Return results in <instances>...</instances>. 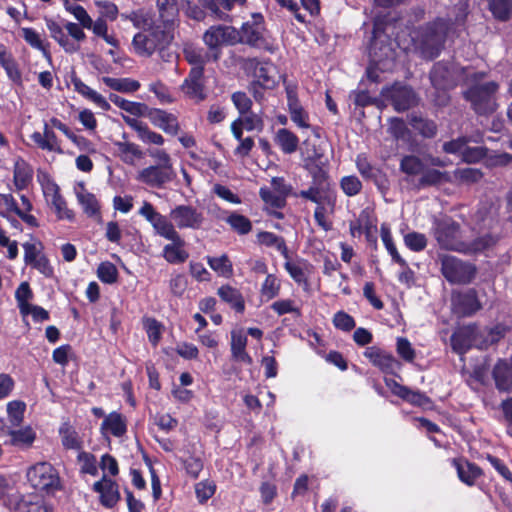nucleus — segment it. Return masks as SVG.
<instances>
[{"label":"nucleus","instance_id":"nucleus-1","mask_svg":"<svg viewBox=\"0 0 512 512\" xmlns=\"http://www.w3.org/2000/svg\"><path fill=\"white\" fill-rule=\"evenodd\" d=\"M454 20L451 17L448 20L437 19L422 28L415 40L416 47L426 58H435L438 56L445 40L453 36L458 27L462 26L468 14L467 0H458L454 7Z\"/></svg>","mask_w":512,"mask_h":512},{"label":"nucleus","instance_id":"nucleus-2","mask_svg":"<svg viewBox=\"0 0 512 512\" xmlns=\"http://www.w3.org/2000/svg\"><path fill=\"white\" fill-rule=\"evenodd\" d=\"M497 209L490 205H483L474 215L475 228L479 236L471 241L464 240L462 253L478 254L491 249L497 242V238L486 230H490L496 224Z\"/></svg>","mask_w":512,"mask_h":512},{"label":"nucleus","instance_id":"nucleus-3","mask_svg":"<svg viewBox=\"0 0 512 512\" xmlns=\"http://www.w3.org/2000/svg\"><path fill=\"white\" fill-rule=\"evenodd\" d=\"M27 481L37 491L54 494L61 488L58 471L48 462H38L27 469Z\"/></svg>","mask_w":512,"mask_h":512},{"label":"nucleus","instance_id":"nucleus-4","mask_svg":"<svg viewBox=\"0 0 512 512\" xmlns=\"http://www.w3.org/2000/svg\"><path fill=\"white\" fill-rule=\"evenodd\" d=\"M433 235L438 244L447 250L461 252L464 240L460 239L459 225L447 216H440L433 221Z\"/></svg>","mask_w":512,"mask_h":512},{"label":"nucleus","instance_id":"nucleus-5","mask_svg":"<svg viewBox=\"0 0 512 512\" xmlns=\"http://www.w3.org/2000/svg\"><path fill=\"white\" fill-rule=\"evenodd\" d=\"M380 36L378 28L374 30V39L370 46V57L372 65L367 69L368 78L372 81H378L376 70L384 71L390 69L395 59V51L391 44L380 45Z\"/></svg>","mask_w":512,"mask_h":512},{"label":"nucleus","instance_id":"nucleus-6","mask_svg":"<svg viewBox=\"0 0 512 512\" xmlns=\"http://www.w3.org/2000/svg\"><path fill=\"white\" fill-rule=\"evenodd\" d=\"M41 187L46 204L53 210L57 219L73 222L75 213L68 207L66 200L60 193L59 186L54 181L46 178L41 182Z\"/></svg>","mask_w":512,"mask_h":512},{"label":"nucleus","instance_id":"nucleus-7","mask_svg":"<svg viewBox=\"0 0 512 512\" xmlns=\"http://www.w3.org/2000/svg\"><path fill=\"white\" fill-rule=\"evenodd\" d=\"M496 82L474 85L465 92V97L471 102L474 110L479 114H486L494 111L495 101L493 94L497 91Z\"/></svg>","mask_w":512,"mask_h":512},{"label":"nucleus","instance_id":"nucleus-8","mask_svg":"<svg viewBox=\"0 0 512 512\" xmlns=\"http://www.w3.org/2000/svg\"><path fill=\"white\" fill-rule=\"evenodd\" d=\"M441 270L444 277L451 283H468L475 275L472 265L453 256L443 257Z\"/></svg>","mask_w":512,"mask_h":512},{"label":"nucleus","instance_id":"nucleus-9","mask_svg":"<svg viewBox=\"0 0 512 512\" xmlns=\"http://www.w3.org/2000/svg\"><path fill=\"white\" fill-rule=\"evenodd\" d=\"M171 221L179 229L197 230L205 221L203 212L191 205H178L169 213Z\"/></svg>","mask_w":512,"mask_h":512},{"label":"nucleus","instance_id":"nucleus-10","mask_svg":"<svg viewBox=\"0 0 512 512\" xmlns=\"http://www.w3.org/2000/svg\"><path fill=\"white\" fill-rule=\"evenodd\" d=\"M176 176L175 170L150 165L137 172L136 180L150 188L162 189Z\"/></svg>","mask_w":512,"mask_h":512},{"label":"nucleus","instance_id":"nucleus-11","mask_svg":"<svg viewBox=\"0 0 512 512\" xmlns=\"http://www.w3.org/2000/svg\"><path fill=\"white\" fill-rule=\"evenodd\" d=\"M381 94L385 99L390 100L398 111L407 110L416 103V96L412 89L398 83L384 88Z\"/></svg>","mask_w":512,"mask_h":512},{"label":"nucleus","instance_id":"nucleus-12","mask_svg":"<svg viewBox=\"0 0 512 512\" xmlns=\"http://www.w3.org/2000/svg\"><path fill=\"white\" fill-rule=\"evenodd\" d=\"M364 356L385 374L395 375L401 369V363L392 354L378 347L366 348Z\"/></svg>","mask_w":512,"mask_h":512},{"label":"nucleus","instance_id":"nucleus-13","mask_svg":"<svg viewBox=\"0 0 512 512\" xmlns=\"http://www.w3.org/2000/svg\"><path fill=\"white\" fill-rule=\"evenodd\" d=\"M242 40L246 43L264 49H270L269 43L264 37L263 17L253 15L252 22L242 25Z\"/></svg>","mask_w":512,"mask_h":512},{"label":"nucleus","instance_id":"nucleus-14","mask_svg":"<svg viewBox=\"0 0 512 512\" xmlns=\"http://www.w3.org/2000/svg\"><path fill=\"white\" fill-rule=\"evenodd\" d=\"M204 69L202 66L193 67L188 77L184 80L181 85V90L190 99L200 102L205 99L206 95L204 92L203 82Z\"/></svg>","mask_w":512,"mask_h":512},{"label":"nucleus","instance_id":"nucleus-15","mask_svg":"<svg viewBox=\"0 0 512 512\" xmlns=\"http://www.w3.org/2000/svg\"><path fill=\"white\" fill-rule=\"evenodd\" d=\"M78 204L81 206L84 214L97 221L101 220V205L97 197L89 192L83 183H80L74 189Z\"/></svg>","mask_w":512,"mask_h":512},{"label":"nucleus","instance_id":"nucleus-16","mask_svg":"<svg viewBox=\"0 0 512 512\" xmlns=\"http://www.w3.org/2000/svg\"><path fill=\"white\" fill-rule=\"evenodd\" d=\"M509 329V324L497 323L491 327H486L481 331L476 330L477 337H474L475 347L479 349H487L491 345L500 341V339L505 336Z\"/></svg>","mask_w":512,"mask_h":512},{"label":"nucleus","instance_id":"nucleus-17","mask_svg":"<svg viewBox=\"0 0 512 512\" xmlns=\"http://www.w3.org/2000/svg\"><path fill=\"white\" fill-rule=\"evenodd\" d=\"M122 118L124 122L137 133L138 139L143 143L158 146L164 144V137L160 133L152 131L146 123L126 115H122Z\"/></svg>","mask_w":512,"mask_h":512},{"label":"nucleus","instance_id":"nucleus-18","mask_svg":"<svg viewBox=\"0 0 512 512\" xmlns=\"http://www.w3.org/2000/svg\"><path fill=\"white\" fill-rule=\"evenodd\" d=\"M385 384L394 395L402 398L412 405L426 406L430 404V400L426 395L419 391L411 390L410 388L399 384L393 379L386 378Z\"/></svg>","mask_w":512,"mask_h":512},{"label":"nucleus","instance_id":"nucleus-19","mask_svg":"<svg viewBox=\"0 0 512 512\" xmlns=\"http://www.w3.org/2000/svg\"><path fill=\"white\" fill-rule=\"evenodd\" d=\"M93 489L100 495V502L107 508L114 507L120 499L118 485L105 475L93 485Z\"/></svg>","mask_w":512,"mask_h":512},{"label":"nucleus","instance_id":"nucleus-20","mask_svg":"<svg viewBox=\"0 0 512 512\" xmlns=\"http://www.w3.org/2000/svg\"><path fill=\"white\" fill-rule=\"evenodd\" d=\"M229 34L230 29L225 26H213L205 32L203 40L210 49L208 58H212L213 61L219 58L218 48L227 40Z\"/></svg>","mask_w":512,"mask_h":512},{"label":"nucleus","instance_id":"nucleus-21","mask_svg":"<svg viewBox=\"0 0 512 512\" xmlns=\"http://www.w3.org/2000/svg\"><path fill=\"white\" fill-rule=\"evenodd\" d=\"M454 311L463 316H468L481 308L474 290L454 294L452 297Z\"/></svg>","mask_w":512,"mask_h":512},{"label":"nucleus","instance_id":"nucleus-22","mask_svg":"<svg viewBox=\"0 0 512 512\" xmlns=\"http://www.w3.org/2000/svg\"><path fill=\"white\" fill-rule=\"evenodd\" d=\"M151 123L157 128L164 131L166 134L177 135L180 131V124L178 118L167 111L161 109H154L149 114Z\"/></svg>","mask_w":512,"mask_h":512},{"label":"nucleus","instance_id":"nucleus-23","mask_svg":"<svg viewBox=\"0 0 512 512\" xmlns=\"http://www.w3.org/2000/svg\"><path fill=\"white\" fill-rule=\"evenodd\" d=\"M45 23L51 38L54 39L66 53L73 54L79 51L80 45L69 38L65 32V27L63 28L53 19H45Z\"/></svg>","mask_w":512,"mask_h":512},{"label":"nucleus","instance_id":"nucleus-24","mask_svg":"<svg viewBox=\"0 0 512 512\" xmlns=\"http://www.w3.org/2000/svg\"><path fill=\"white\" fill-rule=\"evenodd\" d=\"M126 431V419L118 412H111L105 416L100 427V432L106 439H108L110 435L114 437H122Z\"/></svg>","mask_w":512,"mask_h":512},{"label":"nucleus","instance_id":"nucleus-25","mask_svg":"<svg viewBox=\"0 0 512 512\" xmlns=\"http://www.w3.org/2000/svg\"><path fill=\"white\" fill-rule=\"evenodd\" d=\"M284 268L290 277L300 285H307L308 278L313 272V266L307 260L301 258L292 261L289 257L284 263Z\"/></svg>","mask_w":512,"mask_h":512},{"label":"nucleus","instance_id":"nucleus-26","mask_svg":"<svg viewBox=\"0 0 512 512\" xmlns=\"http://www.w3.org/2000/svg\"><path fill=\"white\" fill-rule=\"evenodd\" d=\"M31 139L42 150L55 152L58 154L63 153V150L61 148L60 142L56 134L48 126L47 123L44 124L43 132L36 131L32 133Z\"/></svg>","mask_w":512,"mask_h":512},{"label":"nucleus","instance_id":"nucleus-27","mask_svg":"<svg viewBox=\"0 0 512 512\" xmlns=\"http://www.w3.org/2000/svg\"><path fill=\"white\" fill-rule=\"evenodd\" d=\"M231 355L235 361L251 364L252 358L246 352L247 336L243 329L231 331Z\"/></svg>","mask_w":512,"mask_h":512},{"label":"nucleus","instance_id":"nucleus-28","mask_svg":"<svg viewBox=\"0 0 512 512\" xmlns=\"http://www.w3.org/2000/svg\"><path fill=\"white\" fill-rule=\"evenodd\" d=\"M474 337L476 336V327L465 326L459 328L451 336V345L454 351L457 353H464L470 347L475 346Z\"/></svg>","mask_w":512,"mask_h":512},{"label":"nucleus","instance_id":"nucleus-29","mask_svg":"<svg viewBox=\"0 0 512 512\" xmlns=\"http://www.w3.org/2000/svg\"><path fill=\"white\" fill-rule=\"evenodd\" d=\"M171 243L163 248V257L165 260L172 264H179L185 262L189 254L184 249L185 241L178 236V239H171Z\"/></svg>","mask_w":512,"mask_h":512},{"label":"nucleus","instance_id":"nucleus-30","mask_svg":"<svg viewBox=\"0 0 512 512\" xmlns=\"http://www.w3.org/2000/svg\"><path fill=\"white\" fill-rule=\"evenodd\" d=\"M72 85L76 92L93 102L102 110L108 111L111 108L109 102L101 94L83 83L79 78H72Z\"/></svg>","mask_w":512,"mask_h":512},{"label":"nucleus","instance_id":"nucleus-31","mask_svg":"<svg viewBox=\"0 0 512 512\" xmlns=\"http://www.w3.org/2000/svg\"><path fill=\"white\" fill-rule=\"evenodd\" d=\"M177 26V22H174L171 26L168 23L162 22V26L158 25L152 29L145 30L151 41L154 42L156 49L163 44H169L174 39V29Z\"/></svg>","mask_w":512,"mask_h":512},{"label":"nucleus","instance_id":"nucleus-32","mask_svg":"<svg viewBox=\"0 0 512 512\" xmlns=\"http://www.w3.org/2000/svg\"><path fill=\"white\" fill-rule=\"evenodd\" d=\"M257 243L276 249L285 259L289 258V251L283 237L278 236L272 232L261 231L257 234Z\"/></svg>","mask_w":512,"mask_h":512},{"label":"nucleus","instance_id":"nucleus-33","mask_svg":"<svg viewBox=\"0 0 512 512\" xmlns=\"http://www.w3.org/2000/svg\"><path fill=\"white\" fill-rule=\"evenodd\" d=\"M220 299L230 305L236 312L242 313L245 303L240 291L230 285H223L217 291Z\"/></svg>","mask_w":512,"mask_h":512},{"label":"nucleus","instance_id":"nucleus-34","mask_svg":"<svg viewBox=\"0 0 512 512\" xmlns=\"http://www.w3.org/2000/svg\"><path fill=\"white\" fill-rule=\"evenodd\" d=\"M274 141L285 154L294 153L299 144V138L286 128H281L276 132Z\"/></svg>","mask_w":512,"mask_h":512},{"label":"nucleus","instance_id":"nucleus-35","mask_svg":"<svg viewBox=\"0 0 512 512\" xmlns=\"http://www.w3.org/2000/svg\"><path fill=\"white\" fill-rule=\"evenodd\" d=\"M21 36L32 48L39 50L47 60H51V54L48 50L49 44L40 33L33 28L23 27L21 28Z\"/></svg>","mask_w":512,"mask_h":512},{"label":"nucleus","instance_id":"nucleus-36","mask_svg":"<svg viewBox=\"0 0 512 512\" xmlns=\"http://www.w3.org/2000/svg\"><path fill=\"white\" fill-rule=\"evenodd\" d=\"M115 146L120 159L128 165H134L136 160L143 157L142 150L133 142H116Z\"/></svg>","mask_w":512,"mask_h":512},{"label":"nucleus","instance_id":"nucleus-37","mask_svg":"<svg viewBox=\"0 0 512 512\" xmlns=\"http://www.w3.org/2000/svg\"><path fill=\"white\" fill-rule=\"evenodd\" d=\"M109 99L123 111L135 116L134 118L143 116L147 109V106L143 103L126 100L113 93L109 95Z\"/></svg>","mask_w":512,"mask_h":512},{"label":"nucleus","instance_id":"nucleus-38","mask_svg":"<svg viewBox=\"0 0 512 512\" xmlns=\"http://www.w3.org/2000/svg\"><path fill=\"white\" fill-rule=\"evenodd\" d=\"M455 465L459 479L469 486H472L476 479L481 475V469L473 463L467 461H455Z\"/></svg>","mask_w":512,"mask_h":512},{"label":"nucleus","instance_id":"nucleus-39","mask_svg":"<svg viewBox=\"0 0 512 512\" xmlns=\"http://www.w3.org/2000/svg\"><path fill=\"white\" fill-rule=\"evenodd\" d=\"M135 53L139 56L149 57L156 51V46L145 31L137 33L132 40Z\"/></svg>","mask_w":512,"mask_h":512},{"label":"nucleus","instance_id":"nucleus-40","mask_svg":"<svg viewBox=\"0 0 512 512\" xmlns=\"http://www.w3.org/2000/svg\"><path fill=\"white\" fill-rule=\"evenodd\" d=\"M450 72L446 65L437 63L433 66L430 73L432 84L438 89H447L454 85V82L449 79Z\"/></svg>","mask_w":512,"mask_h":512},{"label":"nucleus","instance_id":"nucleus-41","mask_svg":"<svg viewBox=\"0 0 512 512\" xmlns=\"http://www.w3.org/2000/svg\"><path fill=\"white\" fill-rule=\"evenodd\" d=\"M288 111L291 121L300 129H310V116L299 102L291 101Z\"/></svg>","mask_w":512,"mask_h":512},{"label":"nucleus","instance_id":"nucleus-42","mask_svg":"<svg viewBox=\"0 0 512 512\" xmlns=\"http://www.w3.org/2000/svg\"><path fill=\"white\" fill-rule=\"evenodd\" d=\"M151 225L159 236L167 240L178 239L179 233L174 226L175 224L162 214Z\"/></svg>","mask_w":512,"mask_h":512},{"label":"nucleus","instance_id":"nucleus-43","mask_svg":"<svg viewBox=\"0 0 512 512\" xmlns=\"http://www.w3.org/2000/svg\"><path fill=\"white\" fill-rule=\"evenodd\" d=\"M256 83L267 89L276 85L275 68L271 64L260 65L255 71Z\"/></svg>","mask_w":512,"mask_h":512},{"label":"nucleus","instance_id":"nucleus-44","mask_svg":"<svg viewBox=\"0 0 512 512\" xmlns=\"http://www.w3.org/2000/svg\"><path fill=\"white\" fill-rule=\"evenodd\" d=\"M225 221L233 231L239 235H246L252 230V222L249 218L236 212H231Z\"/></svg>","mask_w":512,"mask_h":512},{"label":"nucleus","instance_id":"nucleus-45","mask_svg":"<svg viewBox=\"0 0 512 512\" xmlns=\"http://www.w3.org/2000/svg\"><path fill=\"white\" fill-rule=\"evenodd\" d=\"M103 83L109 88L119 92H135L140 88V83L133 79H117L112 77H103Z\"/></svg>","mask_w":512,"mask_h":512},{"label":"nucleus","instance_id":"nucleus-46","mask_svg":"<svg viewBox=\"0 0 512 512\" xmlns=\"http://www.w3.org/2000/svg\"><path fill=\"white\" fill-rule=\"evenodd\" d=\"M9 435L11 436V443L14 446L21 448L30 447L36 438V434L31 427H25L19 430H10Z\"/></svg>","mask_w":512,"mask_h":512},{"label":"nucleus","instance_id":"nucleus-47","mask_svg":"<svg viewBox=\"0 0 512 512\" xmlns=\"http://www.w3.org/2000/svg\"><path fill=\"white\" fill-rule=\"evenodd\" d=\"M157 7L159 9L161 22L168 23L171 26L174 22L178 21L176 0H157Z\"/></svg>","mask_w":512,"mask_h":512},{"label":"nucleus","instance_id":"nucleus-48","mask_svg":"<svg viewBox=\"0 0 512 512\" xmlns=\"http://www.w3.org/2000/svg\"><path fill=\"white\" fill-rule=\"evenodd\" d=\"M0 64L5 69L8 77L13 81H19L21 73L17 63L3 45H0Z\"/></svg>","mask_w":512,"mask_h":512},{"label":"nucleus","instance_id":"nucleus-49","mask_svg":"<svg viewBox=\"0 0 512 512\" xmlns=\"http://www.w3.org/2000/svg\"><path fill=\"white\" fill-rule=\"evenodd\" d=\"M63 4L65 10L72 14L83 28L90 29L92 26V18L83 6L75 3V1L72 2L69 0H66Z\"/></svg>","mask_w":512,"mask_h":512},{"label":"nucleus","instance_id":"nucleus-50","mask_svg":"<svg viewBox=\"0 0 512 512\" xmlns=\"http://www.w3.org/2000/svg\"><path fill=\"white\" fill-rule=\"evenodd\" d=\"M207 262L212 270L219 276L230 277L233 273V267L227 255L219 257H208Z\"/></svg>","mask_w":512,"mask_h":512},{"label":"nucleus","instance_id":"nucleus-51","mask_svg":"<svg viewBox=\"0 0 512 512\" xmlns=\"http://www.w3.org/2000/svg\"><path fill=\"white\" fill-rule=\"evenodd\" d=\"M61 441L66 449H80L81 441L77 432L68 424L64 423L59 429Z\"/></svg>","mask_w":512,"mask_h":512},{"label":"nucleus","instance_id":"nucleus-52","mask_svg":"<svg viewBox=\"0 0 512 512\" xmlns=\"http://www.w3.org/2000/svg\"><path fill=\"white\" fill-rule=\"evenodd\" d=\"M31 178V168L24 161H17L14 168V183L17 189H24Z\"/></svg>","mask_w":512,"mask_h":512},{"label":"nucleus","instance_id":"nucleus-53","mask_svg":"<svg viewBox=\"0 0 512 512\" xmlns=\"http://www.w3.org/2000/svg\"><path fill=\"white\" fill-rule=\"evenodd\" d=\"M16 512H48V509L42 499L29 496L18 502Z\"/></svg>","mask_w":512,"mask_h":512},{"label":"nucleus","instance_id":"nucleus-54","mask_svg":"<svg viewBox=\"0 0 512 512\" xmlns=\"http://www.w3.org/2000/svg\"><path fill=\"white\" fill-rule=\"evenodd\" d=\"M489 8L497 19L507 20L512 14V0H490Z\"/></svg>","mask_w":512,"mask_h":512},{"label":"nucleus","instance_id":"nucleus-55","mask_svg":"<svg viewBox=\"0 0 512 512\" xmlns=\"http://www.w3.org/2000/svg\"><path fill=\"white\" fill-rule=\"evenodd\" d=\"M280 291V281L274 274H268L261 286V296L265 300L275 298Z\"/></svg>","mask_w":512,"mask_h":512},{"label":"nucleus","instance_id":"nucleus-56","mask_svg":"<svg viewBox=\"0 0 512 512\" xmlns=\"http://www.w3.org/2000/svg\"><path fill=\"white\" fill-rule=\"evenodd\" d=\"M400 169L408 175L422 174L424 162L414 155H408L402 158Z\"/></svg>","mask_w":512,"mask_h":512},{"label":"nucleus","instance_id":"nucleus-57","mask_svg":"<svg viewBox=\"0 0 512 512\" xmlns=\"http://www.w3.org/2000/svg\"><path fill=\"white\" fill-rule=\"evenodd\" d=\"M381 239L388 251L391 255L392 259L398 263L400 266H405L406 261L399 255L396 246L393 243L392 235L388 227L381 226Z\"/></svg>","mask_w":512,"mask_h":512},{"label":"nucleus","instance_id":"nucleus-58","mask_svg":"<svg viewBox=\"0 0 512 512\" xmlns=\"http://www.w3.org/2000/svg\"><path fill=\"white\" fill-rule=\"evenodd\" d=\"M97 276L103 283L113 284L118 279V271L113 263L105 261L99 264Z\"/></svg>","mask_w":512,"mask_h":512},{"label":"nucleus","instance_id":"nucleus-59","mask_svg":"<svg viewBox=\"0 0 512 512\" xmlns=\"http://www.w3.org/2000/svg\"><path fill=\"white\" fill-rule=\"evenodd\" d=\"M340 187L346 196L353 197L361 192L362 183L357 176L349 175L341 178Z\"/></svg>","mask_w":512,"mask_h":512},{"label":"nucleus","instance_id":"nucleus-60","mask_svg":"<svg viewBox=\"0 0 512 512\" xmlns=\"http://www.w3.org/2000/svg\"><path fill=\"white\" fill-rule=\"evenodd\" d=\"M261 199L265 204L273 209L282 208L285 205V198L267 187H262L259 191Z\"/></svg>","mask_w":512,"mask_h":512},{"label":"nucleus","instance_id":"nucleus-61","mask_svg":"<svg viewBox=\"0 0 512 512\" xmlns=\"http://www.w3.org/2000/svg\"><path fill=\"white\" fill-rule=\"evenodd\" d=\"M26 405L22 401H11L7 404V413L10 423L19 426L23 420Z\"/></svg>","mask_w":512,"mask_h":512},{"label":"nucleus","instance_id":"nucleus-62","mask_svg":"<svg viewBox=\"0 0 512 512\" xmlns=\"http://www.w3.org/2000/svg\"><path fill=\"white\" fill-rule=\"evenodd\" d=\"M411 125L424 137H433L436 134V125L431 120L414 116L411 118Z\"/></svg>","mask_w":512,"mask_h":512},{"label":"nucleus","instance_id":"nucleus-63","mask_svg":"<svg viewBox=\"0 0 512 512\" xmlns=\"http://www.w3.org/2000/svg\"><path fill=\"white\" fill-rule=\"evenodd\" d=\"M231 101L240 115H245L251 110L252 101L245 92H234L231 95Z\"/></svg>","mask_w":512,"mask_h":512},{"label":"nucleus","instance_id":"nucleus-64","mask_svg":"<svg viewBox=\"0 0 512 512\" xmlns=\"http://www.w3.org/2000/svg\"><path fill=\"white\" fill-rule=\"evenodd\" d=\"M357 170L365 179H372L376 176V169L369 162L366 154H358L355 159Z\"/></svg>","mask_w":512,"mask_h":512}]
</instances>
